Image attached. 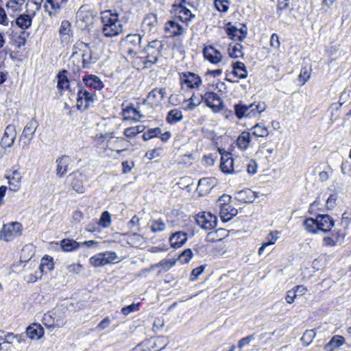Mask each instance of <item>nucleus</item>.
I'll use <instances>...</instances> for the list:
<instances>
[{"label":"nucleus","mask_w":351,"mask_h":351,"mask_svg":"<svg viewBox=\"0 0 351 351\" xmlns=\"http://www.w3.org/2000/svg\"><path fill=\"white\" fill-rule=\"evenodd\" d=\"M103 23L102 32L106 37H113L119 35L123 31V26L119 21V15L117 12L112 13V10L104 12L101 16Z\"/></svg>","instance_id":"f257e3e1"},{"label":"nucleus","mask_w":351,"mask_h":351,"mask_svg":"<svg viewBox=\"0 0 351 351\" xmlns=\"http://www.w3.org/2000/svg\"><path fill=\"white\" fill-rule=\"evenodd\" d=\"M143 36L141 34H128L121 43L123 45V50L131 58L135 57L141 51V43Z\"/></svg>","instance_id":"f03ea898"},{"label":"nucleus","mask_w":351,"mask_h":351,"mask_svg":"<svg viewBox=\"0 0 351 351\" xmlns=\"http://www.w3.org/2000/svg\"><path fill=\"white\" fill-rule=\"evenodd\" d=\"M164 44L160 40H153L149 42L141 51L142 53L147 54L145 64L152 65L156 63L161 56Z\"/></svg>","instance_id":"7ed1b4c3"},{"label":"nucleus","mask_w":351,"mask_h":351,"mask_svg":"<svg viewBox=\"0 0 351 351\" xmlns=\"http://www.w3.org/2000/svg\"><path fill=\"white\" fill-rule=\"evenodd\" d=\"M237 162H240V159H233L230 153L225 152L221 156L220 169L226 174L240 173L243 171V168H237Z\"/></svg>","instance_id":"20e7f679"},{"label":"nucleus","mask_w":351,"mask_h":351,"mask_svg":"<svg viewBox=\"0 0 351 351\" xmlns=\"http://www.w3.org/2000/svg\"><path fill=\"white\" fill-rule=\"evenodd\" d=\"M23 226L21 223L15 221L4 224L0 231V239L10 241L22 234Z\"/></svg>","instance_id":"39448f33"},{"label":"nucleus","mask_w":351,"mask_h":351,"mask_svg":"<svg viewBox=\"0 0 351 351\" xmlns=\"http://www.w3.org/2000/svg\"><path fill=\"white\" fill-rule=\"evenodd\" d=\"M196 223L202 228L208 230L214 229L217 226V217L210 213L202 212L196 215Z\"/></svg>","instance_id":"423d86ee"},{"label":"nucleus","mask_w":351,"mask_h":351,"mask_svg":"<svg viewBox=\"0 0 351 351\" xmlns=\"http://www.w3.org/2000/svg\"><path fill=\"white\" fill-rule=\"evenodd\" d=\"M96 95L94 93H90L83 88H80L77 91V107L81 108L84 105V109L87 110L93 106L96 100Z\"/></svg>","instance_id":"0eeeda50"},{"label":"nucleus","mask_w":351,"mask_h":351,"mask_svg":"<svg viewBox=\"0 0 351 351\" xmlns=\"http://www.w3.org/2000/svg\"><path fill=\"white\" fill-rule=\"evenodd\" d=\"M117 258V255L114 252L106 251L92 256L89 261L95 267H101L113 263Z\"/></svg>","instance_id":"6e6552de"},{"label":"nucleus","mask_w":351,"mask_h":351,"mask_svg":"<svg viewBox=\"0 0 351 351\" xmlns=\"http://www.w3.org/2000/svg\"><path fill=\"white\" fill-rule=\"evenodd\" d=\"M180 80L182 85H186L191 89L198 88L202 83L197 74L189 71L180 73Z\"/></svg>","instance_id":"1a4fd4ad"},{"label":"nucleus","mask_w":351,"mask_h":351,"mask_svg":"<svg viewBox=\"0 0 351 351\" xmlns=\"http://www.w3.org/2000/svg\"><path fill=\"white\" fill-rule=\"evenodd\" d=\"M201 97L202 100L205 101L206 106L215 112H217L222 109L223 101L216 93L206 92L204 95H201Z\"/></svg>","instance_id":"9d476101"},{"label":"nucleus","mask_w":351,"mask_h":351,"mask_svg":"<svg viewBox=\"0 0 351 351\" xmlns=\"http://www.w3.org/2000/svg\"><path fill=\"white\" fill-rule=\"evenodd\" d=\"M70 185L72 189L78 193H84L85 188L83 186V182L85 180V176L82 171L77 170L69 175Z\"/></svg>","instance_id":"9b49d317"},{"label":"nucleus","mask_w":351,"mask_h":351,"mask_svg":"<svg viewBox=\"0 0 351 351\" xmlns=\"http://www.w3.org/2000/svg\"><path fill=\"white\" fill-rule=\"evenodd\" d=\"M315 219L317 221V229L324 232L330 231L334 226L335 221L328 215H318Z\"/></svg>","instance_id":"f8f14e48"},{"label":"nucleus","mask_w":351,"mask_h":351,"mask_svg":"<svg viewBox=\"0 0 351 351\" xmlns=\"http://www.w3.org/2000/svg\"><path fill=\"white\" fill-rule=\"evenodd\" d=\"M16 132L14 125H8L4 132L1 138V145L3 148L11 147L16 138Z\"/></svg>","instance_id":"ddd939ff"},{"label":"nucleus","mask_w":351,"mask_h":351,"mask_svg":"<svg viewBox=\"0 0 351 351\" xmlns=\"http://www.w3.org/2000/svg\"><path fill=\"white\" fill-rule=\"evenodd\" d=\"M93 17L92 10H86L81 7L77 12V21L82 27H89L93 24Z\"/></svg>","instance_id":"4468645a"},{"label":"nucleus","mask_w":351,"mask_h":351,"mask_svg":"<svg viewBox=\"0 0 351 351\" xmlns=\"http://www.w3.org/2000/svg\"><path fill=\"white\" fill-rule=\"evenodd\" d=\"M173 7L176 12L183 14L180 15L178 18L184 23H187L195 16V14H192L191 11L185 6V0H180L179 3L174 4Z\"/></svg>","instance_id":"2eb2a0df"},{"label":"nucleus","mask_w":351,"mask_h":351,"mask_svg":"<svg viewBox=\"0 0 351 351\" xmlns=\"http://www.w3.org/2000/svg\"><path fill=\"white\" fill-rule=\"evenodd\" d=\"M202 52L205 59L213 64H217L222 60V55L220 51L211 45L205 46Z\"/></svg>","instance_id":"dca6fc26"},{"label":"nucleus","mask_w":351,"mask_h":351,"mask_svg":"<svg viewBox=\"0 0 351 351\" xmlns=\"http://www.w3.org/2000/svg\"><path fill=\"white\" fill-rule=\"evenodd\" d=\"M158 20L156 14L153 13L147 14L142 22V29L145 32L154 33L157 29Z\"/></svg>","instance_id":"f3484780"},{"label":"nucleus","mask_w":351,"mask_h":351,"mask_svg":"<svg viewBox=\"0 0 351 351\" xmlns=\"http://www.w3.org/2000/svg\"><path fill=\"white\" fill-rule=\"evenodd\" d=\"M71 162V158L66 155H63L56 159V176L58 178H61L69 170V165Z\"/></svg>","instance_id":"a211bd4d"},{"label":"nucleus","mask_w":351,"mask_h":351,"mask_svg":"<svg viewBox=\"0 0 351 351\" xmlns=\"http://www.w3.org/2000/svg\"><path fill=\"white\" fill-rule=\"evenodd\" d=\"M32 19L33 16L29 14H21L16 17L15 21H11V26L13 27L16 24L18 27L25 30L31 27Z\"/></svg>","instance_id":"6ab92c4d"},{"label":"nucleus","mask_w":351,"mask_h":351,"mask_svg":"<svg viewBox=\"0 0 351 351\" xmlns=\"http://www.w3.org/2000/svg\"><path fill=\"white\" fill-rule=\"evenodd\" d=\"M59 34L62 43H69L73 36L71 23L67 20L62 21L59 28Z\"/></svg>","instance_id":"aec40b11"},{"label":"nucleus","mask_w":351,"mask_h":351,"mask_svg":"<svg viewBox=\"0 0 351 351\" xmlns=\"http://www.w3.org/2000/svg\"><path fill=\"white\" fill-rule=\"evenodd\" d=\"M82 81L86 86L95 90H101L104 86L101 79L95 75H86L83 77Z\"/></svg>","instance_id":"412c9836"},{"label":"nucleus","mask_w":351,"mask_h":351,"mask_svg":"<svg viewBox=\"0 0 351 351\" xmlns=\"http://www.w3.org/2000/svg\"><path fill=\"white\" fill-rule=\"evenodd\" d=\"M123 116L124 120H131L135 122L141 121L144 117L143 114L131 104L123 110Z\"/></svg>","instance_id":"4be33fe9"},{"label":"nucleus","mask_w":351,"mask_h":351,"mask_svg":"<svg viewBox=\"0 0 351 351\" xmlns=\"http://www.w3.org/2000/svg\"><path fill=\"white\" fill-rule=\"evenodd\" d=\"M165 31L169 33V36H178L183 34L184 29L181 25L175 21H168L165 25Z\"/></svg>","instance_id":"5701e85b"},{"label":"nucleus","mask_w":351,"mask_h":351,"mask_svg":"<svg viewBox=\"0 0 351 351\" xmlns=\"http://www.w3.org/2000/svg\"><path fill=\"white\" fill-rule=\"evenodd\" d=\"M186 241L187 234L181 231H178L173 233L169 237V242L171 243V246L175 249L180 247L182 245H184Z\"/></svg>","instance_id":"b1692460"},{"label":"nucleus","mask_w":351,"mask_h":351,"mask_svg":"<svg viewBox=\"0 0 351 351\" xmlns=\"http://www.w3.org/2000/svg\"><path fill=\"white\" fill-rule=\"evenodd\" d=\"M226 33L228 36L234 41H243L247 36V32L242 29H238L236 27L231 25L226 28Z\"/></svg>","instance_id":"393cba45"},{"label":"nucleus","mask_w":351,"mask_h":351,"mask_svg":"<svg viewBox=\"0 0 351 351\" xmlns=\"http://www.w3.org/2000/svg\"><path fill=\"white\" fill-rule=\"evenodd\" d=\"M84 45L89 51H84L82 54V67L84 69H90L91 65L95 64L99 58L97 56L93 55L90 44L85 43Z\"/></svg>","instance_id":"a878e982"},{"label":"nucleus","mask_w":351,"mask_h":351,"mask_svg":"<svg viewBox=\"0 0 351 351\" xmlns=\"http://www.w3.org/2000/svg\"><path fill=\"white\" fill-rule=\"evenodd\" d=\"M26 335L31 339H39L44 335V329L38 324H32L26 328Z\"/></svg>","instance_id":"bb28decb"},{"label":"nucleus","mask_w":351,"mask_h":351,"mask_svg":"<svg viewBox=\"0 0 351 351\" xmlns=\"http://www.w3.org/2000/svg\"><path fill=\"white\" fill-rule=\"evenodd\" d=\"M165 94V88H154L149 93L147 98L152 105H157L163 100Z\"/></svg>","instance_id":"cd10ccee"},{"label":"nucleus","mask_w":351,"mask_h":351,"mask_svg":"<svg viewBox=\"0 0 351 351\" xmlns=\"http://www.w3.org/2000/svg\"><path fill=\"white\" fill-rule=\"evenodd\" d=\"M38 123L35 119H32L25 126L23 131L21 134V137L28 138V143L34 138V133L37 129Z\"/></svg>","instance_id":"c85d7f7f"},{"label":"nucleus","mask_w":351,"mask_h":351,"mask_svg":"<svg viewBox=\"0 0 351 351\" xmlns=\"http://www.w3.org/2000/svg\"><path fill=\"white\" fill-rule=\"evenodd\" d=\"M247 117L251 118L263 112L266 109V105L263 102L252 103L247 105Z\"/></svg>","instance_id":"c756f323"},{"label":"nucleus","mask_w":351,"mask_h":351,"mask_svg":"<svg viewBox=\"0 0 351 351\" xmlns=\"http://www.w3.org/2000/svg\"><path fill=\"white\" fill-rule=\"evenodd\" d=\"M232 74L240 79H245L247 76V71L244 63L237 61L232 64Z\"/></svg>","instance_id":"7c9ffc66"},{"label":"nucleus","mask_w":351,"mask_h":351,"mask_svg":"<svg viewBox=\"0 0 351 351\" xmlns=\"http://www.w3.org/2000/svg\"><path fill=\"white\" fill-rule=\"evenodd\" d=\"M251 139L250 132L244 131L239 136L237 145L241 150H245L250 146Z\"/></svg>","instance_id":"2f4dec72"},{"label":"nucleus","mask_w":351,"mask_h":351,"mask_svg":"<svg viewBox=\"0 0 351 351\" xmlns=\"http://www.w3.org/2000/svg\"><path fill=\"white\" fill-rule=\"evenodd\" d=\"M81 246L80 243L72 239H64L60 241V247L64 252H73Z\"/></svg>","instance_id":"473e14b6"},{"label":"nucleus","mask_w":351,"mask_h":351,"mask_svg":"<svg viewBox=\"0 0 351 351\" xmlns=\"http://www.w3.org/2000/svg\"><path fill=\"white\" fill-rule=\"evenodd\" d=\"M58 84L57 87L58 89H69V80L67 76V71L66 69L61 70L57 74Z\"/></svg>","instance_id":"72a5a7b5"},{"label":"nucleus","mask_w":351,"mask_h":351,"mask_svg":"<svg viewBox=\"0 0 351 351\" xmlns=\"http://www.w3.org/2000/svg\"><path fill=\"white\" fill-rule=\"evenodd\" d=\"M238 210L232 207L230 205H227V206H221V217L223 221H228L233 218V217L237 215Z\"/></svg>","instance_id":"f704fd0d"},{"label":"nucleus","mask_w":351,"mask_h":351,"mask_svg":"<svg viewBox=\"0 0 351 351\" xmlns=\"http://www.w3.org/2000/svg\"><path fill=\"white\" fill-rule=\"evenodd\" d=\"M182 112L178 109H172L168 113L166 121L171 125L176 124L183 119Z\"/></svg>","instance_id":"c9c22d12"},{"label":"nucleus","mask_w":351,"mask_h":351,"mask_svg":"<svg viewBox=\"0 0 351 351\" xmlns=\"http://www.w3.org/2000/svg\"><path fill=\"white\" fill-rule=\"evenodd\" d=\"M6 178L9 180L10 190L14 191H18L21 178L20 173L17 170H14L12 172V176H6Z\"/></svg>","instance_id":"e433bc0d"},{"label":"nucleus","mask_w":351,"mask_h":351,"mask_svg":"<svg viewBox=\"0 0 351 351\" xmlns=\"http://www.w3.org/2000/svg\"><path fill=\"white\" fill-rule=\"evenodd\" d=\"M40 274L47 273L53 269V258L49 256H45L41 259L38 267Z\"/></svg>","instance_id":"4c0bfd02"},{"label":"nucleus","mask_w":351,"mask_h":351,"mask_svg":"<svg viewBox=\"0 0 351 351\" xmlns=\"http://www.w3.org/2000/svg\"><path fill=\"white\" fill-rule=\"evenodd\" d=\"M226 233V230L223 228H219L214 232H210L207 234L206 240L208 242H216L221 241L222 237H224Z\"/></svg>","instance_id":"58836bf2"},{"label":"nucleus","mask_w":351,"mask_h":351,"mask_svg":"<svg viewBox=\"0 0 351 351\" xmlns=\"http://www.w3.org/2000/svg\"><path fill=\"white\" fill-rule=\"evenodd\" d=\"M243 45L240 43H237L233 46L230 44L228 48L229 56L232 58H243Z\"/></svg>","instance_id":"ea45409f"},{"label":"nucleus","mask_w":351,"mask_h":351,"mask_svg":"<svg viewBox=\"0 0 351 351\" xmlns=\"http://www.w3.org/2000/svg\"><path fill=\"white\" fill-rule=\"evenodd\" d=\"M250 131L251 135H253L256 137H265L269 134L267 128L258 123L253 126L250 129Z\"/></svg>","instance_id":"a19ab883"},{"label":"nucleus","mask_w":351,"mask_h":351,"mask_svg":"<svg viewBox=\"0 0 351 351\" xmlns=\"http://www.w3.org/2000/svg\"><path fill=\"white\" fill-rule=\"evenodd\" d=\"M234 113L236 117L241 119L245 117H247V105L243 104L241 101L234 106Z\"/></svg>","instance_id":"79ce46f5"},{"label":"nucleus","mask_w":351,"mask_h":351,"mask_svg":"<svg viewBox=\"0 0 351 351\" xmlns=\"http://www.w3.org/2000/svg\"><path fill=\"white\" fill-rule=\"evenodd\" d=\"M303 226H304L306 231L311 233H316L318 229H317V221L316 219L312 217L307 218L304 221Z\"/></svg>","instance_id":"37998d69"},{"label":"nucleus","mask_w":351,"mask_h":351,"mask_svg":"<svg viewBox=\"0 0 351 351\" xmlns=\"http://www.w3.org/2000/svg\"><path fill=\"white\" fill-rule=\"evenodd\" d=\"M253 192L249 191H241L238 193V199L244 202H252L255 199Z\"/></svg>","instance_id":"c03bdc74"},{"label":"nucleus","mask_w":351,"mask_h":351,"mask_svg":"<svg viewBox=\"0 0 351 351\" xmlns=\"http://www.w3.org/2000/svg\"><path fill=\"white\" fill-rule=\"evenodd\" d=\"M152 232L156 233L162 232L166 229V225L161 219L153 220L151 225Z\"/></svg>","instance_id":"a18cd8bd"},{"label":"nucleus","mask_w":351,"mask_h":351,"mask_svg":"<svg viewBox=\"0 0 351 351\" xmlns=\"http://www.w3.org/2000/svg\"><path fill=\"white\" fill-rule=\"evenodd\" d=\"M316 335V332L314 330H307L304 332L302 337H301V341L303 344L306 346H308Z\"/></svg>","instance_id":"49530a36"},{"label":"nucleus","mask_w":351,"mask_h":351,"mask_svg":"<svg viewBox=\"0 0 351 351\" xmlns=\"http://www.w3.org/2000/svg\"><path fill=\"white\" fill-rule=\"evenodd\" d=\"M229 0H214V6L219 12H226L229 9Z\"/></svg>","instance_id":"de8ad7c7"},{"label":"nucleus","mask_w":351,"mask_h":351,"mask_svg":"<svg viewBox=\"0 0 351 351\" xmlns=\"http://www.w3.org/2000/svg\"><path fill=\"white\" fill-rule=\"evenodd\" d=\"M193 256V252L190 248L185 249L178 256V260L182 263H187Z\"/></svg>","instance_id":"09e8293b"},{"label":"nucleus","mask_w":351,"mask_h":351,"mask_svg":"<svg viewBox=\"0 0 351 351\" xmlns=\"http://www.w3.org/2000/svg\"><path fill=\"white\" fill-rule=\"evenodd\" d=\"M25 0H9L6 6L8 9H12L14 12L20 11L21 7L23 5Z\"/></svg>","instance_id":"8fccbe9b"},{"label":"nucleus","mask_w":351,"mask_h":351,"mask_svg":"<svg viewBox=\"0 0 351 351\" xmlns=\"http://www.w3.org/2000/svg\"><path fill=\"white\" fill-rule=\"evenodd\" d=\"M111 223L110 215L108 211H104L101 213L100 219H99V225L103 228H108Z\"/></svg>","instance_id":"3c124183"},{"label":"nucleus","mask_w":351,"mask_h":351,"mask_svg":"<svg viewBox=\"0 0 351 351\" xmlns=\"http://www.w3.org/2000/svg\"><path fill=\"white\" fill-rule=\"evenodd\" d=\"M6 34L8 35V36L10 38V40H14V38H16L18 40H22V39H26L27 37L29 36V33L26 34L25 30H23L21 32V33L19 35L14 34L13 30L12 29H9L6 32Z\"/></svg>","instance_id":"603ef678"},{"label":"nucleus","mask_w":351,"mask_h":351,"mask_svg":"<svg viewBox=\"0 0 351 351\" xmlns=\"http://www.w3.org/2000/svg\"><path fill=\"white\" fill-rule=\"evenodd\" d=\"M176 264V260L173 259H162L161 261H160L157 266L161 267L164 270L167 271L170 268H171L173 266H174Z\"/></svg>","instance_id":"864d4df0"},{"label":"nucleus","mask_w":351,"mask_h":351,"mask_svg":"<svg viewBox=\"0 0 351 351\" xmlns=\"http://www.w3.org/2000/svg\"><path fill=\"white\" fill-rule=\"evenodd\" d=\"M140 303H133L125 307H123L121 309V312L125 315H128L130 313L136 312L139 308Z\"/></svg>","instance_id":"5fc2aeb1"},{"label":"nucleus","mask_w":351,"mask_h":351,"mask_svg":"<svg viewBox=\"0 0 351 351\" xmlns=\"http://www.w3.org/2000/svg\"><path fill=\"white\" fill-rule=\"evenodd\" d=\"M345 341L344 337L339 335H335L334 336L332 339L330 341L328 345L334 347V348H338L343 344Z\"/></svg>","instance_id":"6e6d98bb"},{"label":"nucleus","mask_w":351,"mask_h":351,"mask_svg":"<svg viewBox=\"0 0 351 351\" xmlns=\"http://www.w3.org/2000/svg\"><path fill=\"white\" fill-rule=\"evenodd\" d=\"M205 269V265H200L195 269H193L191 271L190 280L191 281H194L197 279V278L203 273Z\"/></svg>","instance_id":"4d7b16f0"},{"label":"nucleus","mask_w":351,"mask_h":351,"mask_svg":"<svg viewBox=\"0 0 351 351\" xmlns=\"http://www.w3.org/2000/svg\"><path fill=\"white\" fill-rule=\"evenodd\" d=\"M194 98H195V95L193 94L191 96V97L188 100L189 102L187 104V106L186 107H184V110H192L195 107L198 106L201 104V102L202 101V100L201 99H197V101L196 102L195 101H194Z\"/></svg>","instance_id":"13d9d810"},{"label":"nucleus","mask_w":351,"mask_h":351,"mask_svg":"<svg viewBox=\"0 0 351 351\" xmlns=\"http://www.w3.org/2000/svg\"><path fill=\"white\" fill-rule=\"evenodd\" d=\"M245 167H247V171L249 174L254 175L256 173L257 164L254 160H251L249 161V162L245 165Z\"/></svg>","instance_id":"bf43d9fd"},{"label":"nucleus","mask_w":351,"mask_h":351,"mask_svg":"<svg viewBox=\"0 0 351 351\" xmlns=\"http://www.w3.org/2000/svg\"><path fill=\"white\" fill-rule=\"evenodd\" d=\"M254 338H255V335L254 334L250 335H248V336H247V337H245L244 338H242L241 339H240L239 341L238 347L239 348H241L245 345H247V344L250 343V341H252Z\"/></svg>","instance_id":"052dcab7"},{"label":"nucleus","mask_w":351,"mask_h":351,"mask_svg":"<svg viewBox=\"0 0 351 351\" xmlns=\"http://www.w3.org/2000/svg\"><path fill=\"white\" fill-rule=\"evenodd\" d=\"M287 9H290L289 0H278V6H277V13L285 10Z\"/></svg>","instance_id":"680f3d73"},{"label":"nucleus","mask_w":351,"mask_h":351,"mask_svg":"<svg viewBox=\"0 0 351 351\" xmlns=\"http://www.w3.org/2000/svg\"><path fill=\"white\" fill-rule=\"evenodd\" d=\"M341 171L343 175H348L351 172V162L344 161L341 165Z\"/></svg>","instance_id":"e2e57ef3"},{"label":"nucleus","mask_w":351,"mask_h":351,"mask_svg":"<svg viewBox=\"0 0 351 351\" xmlns=\"http://www.w3.org/2000/svg\"><path fill=\"white\" fill-rule=\"evenodd\" d=\"M337 195L336 194H332L329 196L326 201V207L328 209H332L336 205V201Z\"/></svg>","instance_id":"0e129e2a"},{"label":"nucleus","mask_w":351,"mask_h":351,"mask_svg":"<svg viewBox=\"0 0 351 351\" xmlns=\"http://www.w3.org/2000/svg\"><path fill=\"white\" fill-rule=\"evenodd\" d=\"M231 197L227 194H223L221 196L219 197L218 199V202H220L221 207V206H227L228 205V203L230 202Z\"/></svg>","instance_id":"69168bd1"},{"label":"nucleus","mask_w":351,"mask_h":351,"mask_svg":"<svg viewBox=\"0 0 351 351\" xmlns=\"http://www.w3.org/2000/svg\"><path fill=\"white\" fill-rule=\"evenodd\" d=\"M270 45L274 48H278L280 47L279 36L276 34H273L270 39Z\"/></svg>","instance_id":"338daca9"},{"label":"nucleus","mask_w":351,"mask_h":351,"mask_svg":"<svg viewBox=\"0 0 351 351\" xmlns=\"http://www.w3.org/2000/svg\"><path fill=\"white\" fill-rule=\"evenodd\" d=\"M110 324V319L108 317H105L102 319L97 326V328L102 330L106 329Z\"/></svg>","instance_id":"774afa93"}]
</instances>
